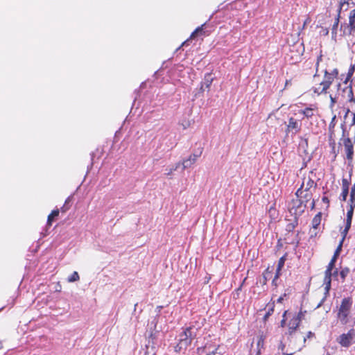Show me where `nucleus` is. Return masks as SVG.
I'll list each match as a JSON object with an SVG mask.
<instances>
[{
	"instance_id": "obj_62",
	"label": "nucleus",
	"mask_w": 355,
	"mask_h": 355,
	"mask_svg": "<svg viewBox=\"0 0 355 355\" xmlns=\"http://www.w3.org/2000/svg\"><path fill=\"white\" fill-rule=\"evenodd\" d=\"M293 353H291V354H284V355H293Z\"/></svg>"
},
{
	"instance_id": "obj_57",
	"label": "nucleus",
	"mask_w": 355,
	"mask_h": 355,
	"mask_svg": "<svg viewBox=\"0 0 355 355\" xmlns=\"http://www.w3.org/2000/svg\"><path fill=\"white\" fill-rule=\"evenodd\" d=\"M331 97V103H336V100L334 98H333L332 96H330Z\"/></svg>"
},
{
	"instance_id": "obj_61",
	"label": "nucleus",
	"mask_w": 355,
	"mask_h": 355,
	"mask_svg": "<svg viewBox=\"0 0 355 355\" xmlns=\"http://www.w3.org/2000/svg\"><path fill=\"white\" fill-rule=\"evenodd\" d=\"M343 76H344V75H343V74H341V76H340V79H341V80H343Z\"/></svg>"
},
{
	"instance_id": "obj_24",
	"label": "nucleus",
	"mask_w": 355,
	"mask_h": 355,
	"mask_svg": "<svg viewBox=\"0 0 355 355\" xmlns=\"http://www.w3.org/2000/svg\"><path fill=\"white\" fill-rule=\"evenodd\" d=\"M312 90L313 92V93L318 94V95H320V94H322L323 93H327V89H323V85H321V82L316 85L315 86H313L312 87Z\"/></svg>"
},
{
	"instance_id": "obj_4",
	"label": "nucleus",
	"mask_w": 355,
	"mask_h": 355,
	"mask_svg": "<svg viewBox=\"0 0 355 355\" xmlns=\"http://www.w3.org/2000/svg\"><path fill=\"white\" fill-rule=\"evenodd\" d=\"M352 305V300L351 297H345L343 299L338 309V318L343 324L347 322V318L350 313Z\"/></svg>"
},
{
	"instance_id": "obj_19",
	"label": "nucleus",
	"mask_w": 355,
	"mask_h": 355,
	"mask_svg": "<svg viewBox=\"0 0 355 355\" xmlns=\"http://www.w3.org/2000/svg\"><path fill=\"white\" fill-rule=\"evenodd\" d=\"M342 241H340L338 245L337 246V248L334 252V256L332 257L330 262L328 264V266H335L336 259L339 257L340 252L342 250Z\"/></svg>"
},
{
	"instance_id": "obj_16",
	"label": "nucleus",
	"mask_w": 355,
	"mask_h": 355,
	"mask_svg": "<svg viewBox=\"0 0 355 355\" xmlns=\"http://www.w3.org/2000/svg\"><path fill=\"white\" fill-rule=\"evenodd\" d=\"M334 78L329 75V72L325 70L324 71V80L321 82V85H323V89H329L331 83H333Z\"/></svg>"
},
{
	"instance_id": "obj_43",
	"label": "nucleus",
	"mask_w": 355,
	"mask_h": 355,
	"mask_svg": "<svg viewBox=\"0 0 355 355\" xmlns=\"http://www.w3.org/2000/svg\"><path fill=\"white\" fill-rule=\"evenodd\" d=\"M322 61V55H320L318 58H317V62H316V64H315V66H316V69L318 70V68L319 67V64L320 62Z\"/></svg>"
},
{
	"instance_id": "obj_8",
	"label": "nucleus",
	"mask_w": 355,
	"mask_h": 355,
	"mask_svg": "<svg viewBox=\"0 0 355 355\" xmlns=\"http://www.w3.org/2000/svg\"><path fill=\"white\" fill-rule=\"evenodd\" d=\"M306 207V205L300 200L299 198L297 199H293L291 201V211H293L295 217L297 218V216L302 215V214L304 213Z\"/></svg>"
},
{
	"instance_id": "obj_63",
	"label": "nucleus",
	"mask_w": 355,
	"mask_h": 355,
	"mask_svg": "<svg viewBox=\"0 0 355 355\" xmlns=\"http://www.w3.org/2000/svg\"><path fill=\"white\" fill-rule=\"evenodd\" d=\"M137 304H135V309H134V311H135V310H136V307H137Z\"/></svg>"
},
{
	"instance_id": "obj_23",
	"label": "nucleus",
	"mask_w": 355,
	"mask_h": 355,
	"mask_svg": "<svg viewBox=\"0 0 355 355\" xmlns=\"http://www.w3.org/2000/svg\"><path fill=\"white\" fill-rule=\"evenodd\" d=\"M354 71H355V65L351 64L348 69V72H347L345 79L343 80L344 84H347L348 82L351 80L352 76H353V74L354 73Z\"/></svg>"
},
{
	"instance_id": "obj_12",
	"label": "nucleus",
	"mask_w": 355,
	"mask_h": 355,
	"mask_svg": "<svg viewBox=\"0 0 355 355\" xmlns=\"http://www.w3.org/2000/svg\"><path fill=\"white\" fill-rule=\"evenodd\" d=\"M318 108L316 105H311L310 107H307L303 110H300L299 113L303 114L306 119H311L313 116L318 114Z\"/></svg>"
},
{
	"instance_id": "obj_41",
	"label": "nucleus",
	"mask_w": 355,
	"mask_h": 355,
	"mask_svg": "<svg viewBox=\"0 0 355 355\" xmlns=\"http://www.w3.org/2000/svg\"><path fill=\"white\" fill-rule=\"evenodd\" d=\"M285 259H286L285 256H283L282 257H281L279 260L277 266H283L284 265Z\"/></svg>"
},
{
	"instance_id": "obj_56",
	"label": "nucleus",
	"mask_w": 355,
	"mask_h": 355,
	"mask_svg": "<svg viewBox=\"0 0 355 355\" xmlns=\"http://www.w3.org/2000/svg\"><path fill=\"white\" fill-rule=\"evenodd\" d=\"M283 300V297H279L278 299H277V302H282Z\"/></svg>"
},
{
	"instance_id": "obj_45",
	"label": "nucleus",
	"mask_w": 355,
	"mask_h": 355,
	"mask_svg": "<svg viewBox=\"0 0 355 355\" xmlns=\"http://www.w3.org/2000/svg\"><path fill=\"white\" fill-rule=\"evenodd\" d=\"M179 166V163L176 164V166L174 168H171L169 171L166 173L167 175H171L174 171H175Z\"/></svg>"
},
{
	"instance_id": "obj_52",
	"label": "nucleus",
	"mask_w": 355,
	"mask_h": 355,
	"mask_svg": "<svg viewBox=\"0 0 355 355\" xmlns=\"http://www.w3.org/2000/svg\"><path fill=\"white\" fill-rule=\"evenodd\" d=\"M162 308H163V306H157V308H156V309H157V316H158L159 313L160 312V311H161V309H162Z\"/></svg>"
},
{
	"instance_id": "obj_49",
	"label": "nucleus",
	"mask_w": 355,
	"mask_h": 355,
	"mask_svg": "<svg viewBox=\"0 0 355 355\" xmlns=\"http://www.w3.org/2000/svg\"><path fill=\"white\" fill-rule=\"evenodd\" d=\"M61 289H62L61 286L59 284V283H58V284H57V286H56V287H55V291L56 292H60V291H61Z\"/></svg>"
},
{
	"instance_id": "obj_48",
	"label": "nucleus",
	"mask_w": 355,
	"mask_h": 355,
	"mask_svg": "<svg viewBox=\"0 0 355 355\" xmlns=\"http://www.w3.org/2000/svg\"><path fill=\"white\" fill-rule=\"evenodd\" d=\"M205 81H206V85H207V87H210V85H211L212 79H211V80H207V79H205Z\"/></svg>"
},
{
	"instance_id": "obj_28",
	"label": "nucleus",
	"mask_w": 355,
	"mask_h": 355,
	"mask_svg": "<svg viewBox=\"0 0 355 355\" xmlns=\"http://www.w3.org/2000/svg\"><path fill=\"white\" fill-rule=\"evenodd\" d=\"M350 185V181L346 178L342 179V190H347L349 191V187Z\"/></svg>"
},
{
	"instance_id": "obj_15",
	"label": "nucleus",
	"mask_w": 355,
	"mask_h": 355,
	"mask_svg": "<svg viewBox=\"0 0 355 355\" xmlns=\"http://www.w3.org/2000/svg\"><path fill=\"white\" fill-rule=\"evenodd\" d=\"M300 323V317H293L288 324V334L292 335L298 328Z\"/></svg>"
},
{
	"instance_id": "obj_47",
	"label": "nucleus",
	"mask_w": 355,
	"mask_h": 355,
	"mask_svg": "<svg viewBox=\"0 0 355 355\" xmlns=\"http://www.w3.org/2000/svg\"><path fill=\"white\" fill-rule=\"evenodd\" d=\"M311 209L313 210L315 209V200L312 199L311 200Z\"/></svg>"
},
{
	"instance_id": "obj_13",
	"label": "nucleus",
	"mask_w": 355,
	"mask_h": 355,
	"mask_svg": "<svg viewBox=\"0 0 355 355\" xmlns=\"http://www.w3.org/2000/svg\"><path fill=\"white\" fill-rule=\"evenodd\" d=\"M313 175V172L311 171L309 175L308 176H305L304 178H303V181H302V183L300 186V188H302V189H303V188L304 187V189L305 190H309L311 191V188H315L316 186H317V184L315 182V181L313 180V177L311 176Z\"/></svg>"
},
{
	"instance_id": "obj_53",
	"label": "nucleus",
	"mask_w": 355,
	"mask_h": 355,
	"mask_svg": "<svg viewBox=\"0 0 355 355\" xmlns=\"http://www.w3.org/2000/svg\"><path fill=\"white\" fill-rule=\"evenodd\" d=\"M351 193H354L355 194V183L353 184L352 189H351V191H350Z\"/></svg>"
},
{
	"instance_id": "obj_59",
	"label": "nucleus",
	"mask_w": 355,
	"mask_h": 355,
	"mask_svg": "<svg viewBox=\"0 0 355 355\" xmlns=\"http://www.w3.org/2000/svg\"><path fill=\"white\" fill-rule=\"evenodd\" d=\"M215 354V351H212L211 352H209L207 355H214Z\"/></svg>"
},
{
	"instance_id": "obj_51",
	"label": "nucleus",
	"mask_w": 355,
	"mask_h": 355,
	"mask_svg": "<svg viewBox=\"0 0 355 355\" xmlns=\"http://www.w3.org/2000/svg\"><path fill=\"white\" fill-rule=\"evenodd\" d=\"M304 315V313L302 311H300L299 313L295 316V317H300V320H302V317Z\"/></svg>"
},
{
	"instance_id": "obj_21",
	"label": "nucleus",
	"mask_w": 355,
	"mask_h": 355,
	"mask_svg": "<svg viewBox=\"0 0 355 355\" xmlns=\"http://www.w3.org/2000/svg\"><path fill=\"white\" fill-rule=\"evenodd\" d=\"M142 355H155V349L153 345H150V341L148 340V343L146 345V349H142L140 352Z\"/></svg>"
},
{
	"instance_id": "obj_29",
	"label": "nucleus",
	"mask_w": 355,
	"mask_h": 355,
	"mask_svg": "<svg viewBox=\"0 0 355 355\" xmlns=\"http://www.w3.org/2000/svg\"><path fill=\"white\" fill-rule=\"evenodd\" d=\"M320 232V229H314L311 227L309 230L310 239L315 238Z\"/></svg>"
},
{
	"instance_id": "obj_42",
	"label": "nucleus",
	"mask_w": 355,
	"mask_h": 355,
	"mask_svg": "<svg viewBox=\"0 0 355 355\" xmlns=\"http://www.w3.org/2000/svg\"><path fill=\"white\" fill-rule=\"evenodd\" d=\"M352 219L346 218L345 227L350 229L351 225H352Z\"/></svg>"
},
{
	"instance_id": "obj_64",
	"label": "nucleus",
	"mask_w": 355,
	"mask_h": 355,
	"mask_svg": "<svg viewBox=\"0 0 355 355\" xmlns=\"http://www.w3.org/2000/svg\"><path fill=\"white\" fill-rule=\"evenodd\" d=\"M340 87V83L338 84V87L339 88Z\"/></svg>"
},
{
	"instance_id": "obj_30",
	"label": "nucleus",
	"mask_w": 355,
	"mask_h": 355,
	"mask_svg": "<svg viewBox=\"0 0 355 355\" xmlns=\"http://www.w3.org/2000/svg\"><path fill=\"white\" fill-rule=\"evenodd\" d=\"M71 202L70 197L67 198L65 200L64 205L61 207L60 211L62 213H65L67 210L69 209V206L67 205Z\"/></svg>"
},
{
	"instance_id": "obj_38",
	"label": "nucleus",
	"mask_w": 355,
	"mask_h": 355,
	"mask_svg": "<svg viewBox=\"0 0 355 355\" xmlns=\"http://www.w3.org/2000/svg\"><path fill=\"white\" fill-rule=\"evenodd\" d=\"M281 269H282V268H280V267L277 268L275 275V277H274V278H273V279H272V284H275V285H276V284H275V281H276V280L279 278V275H280V270H281Z\"/></svg>"
},
{
	"instance_id": "obj_11",
	"label": "nucleus",
	"mask_w": 355,
	"mask_h": 355,
	"mask_svg": "<svg viewBox=\"0 0 355 355\" xmlns=\"http://www.w3.org/2000/svg\"><path fill=\"white\" fill-rule=\"evenodd\" d=\"M295 195L297 198H299L300 200L304 202L306 205L308 202L312 200L313 197V193L311 191L305 189L303 190L302 188H299L297 190Z\"/></svg>"
},
{
	"instance_id": "obj_46",
	"label": "nucleus",
	"mask_w": 355,
	"mask_h": 355,
	"mask_svg": "<svg viewBox=\"0 0 355 355\" xmlns=\"http://www.w3.org/2000/svg\"><path fill=\"white\" fill-rule=\"evenodd\" d=\"M269 269H270V268L267 267V269H266L265 275H264L266 278H268L269 277V275L271 273V271H269Z\"/></svg>"
},
{
	"instance_id": "obj_17",
	"label": "nucleus",
	"mask_w": 355,
	"mask_h": 355,
	"mask_svg": "<svg viewBox=\"0 0 355 355\" xmlns=\"http://www.w3.org/2000/svg\"><path fill=\"white\" fill-rule=\"evenodd\" d=\"M342 241H340L338 245L337 246V248L334 252V256L332 257L330 262L328 264V266H335L336 259L339 257L340 252L342 250Z\"/></svg>"
},
{
	"instance_id": "obj_25",
	"label": "nucleus",
	"mask_w": 355,
	"mask_h": 355,
	"mask_svg": "<svg viewBox=\"0 0 355 355\" xmlns=\"http://www.w3.org/2000/svg\"><path fill=\"white\" fill-rule=\"evenodd\" d=\"M266 307L268 308V311H267L266 313L265 314V315L263 316L264 320H266L268 318V317L273 313L274 307H275V302H273L272 303H268L266 305Z\"/></svg>"
},
{
	"instance_id": "obj_55",
	"label": "nucleus",
	"mask_w": 355,
	"mask_h": 355,
	"mask_svg": "<svg viewBox=\"0 0 355 355\" xmlns=\"http://www.w3.org/2000/svg\"><path fill=\"white\" fill-rule=\"evenodd\" d=\"M313 335V334L311 331H309L307 334V338H311Z\"/></svg>"
},
{
	"instance_id": "obj_3",
	"label": "nucleus",
	"mask_w": 355,
	"mask_h": 355,
	"mask_svg": "<svg viewBox=\"0 0 355 355\" xmlns=\"http://www.w3.org/2000/svg\"><path fill=\"white\" fill-rule=\"evenodd\" d=\"M338 270L337 268H327V270L325 271L324 278V297L318 304L317 308L320 307L323 304L327 295H329L331 288V277L336 278L338 277Z\"/></svg>"
},
{
	"instance_id": "obj_34",
	"label": "nucleus",
	"mask_w": 355,
	"mask_h": 355,
	"mask_svg": "<svg viewBox=\"0 0 355 355\" xmlns=\"http://www.w3.org/2000/svg\"><path fill=\"white\" fill-rule=\"evenodd\" d=\"M180 125L182 126L183 129H187L191 125V122L189 120H183Z\"/></svg>"
},
{
	"instance_id": "obj_32",
	"label": "nucleus",
	"mask_w": 355,
	"mask_h": 355,
	"mask_svg": "<svg viewBox=\"0 0 355 355\" xmlns=\"http://www.w3.org/2000/svg\"><path fill=\"white\" fill-rule=\"evenodd\" d=\"M348 193H349V191L342 190V193H340V199L342 201H346Z\"/></svg>"
},
{
	"instance_id": "obj_26",
	"label": "nucleus",
	"mask_w": 355,
	"mask_h": 355,
	"mask_svg": "<svg viewBox=\"0 0 355 355\" xmlns=\"http://www.w3.org/2000/svg\"><path fill=\"white\" fill-rule=\"evenodd\" d=\"M79 279V275L77 272H73L70 276L68 277L67 280L69 282H74Z\"/></svg>"
},
{
	"instance_id": "obj_2",
	"label": "nucleus",
	"mask_w": 355,
	"mask_h": 355,
	"mask_svg": "<svg viewBox=\"0 0 355 355\" xmlns=\"http://www.w3.org/2000/svg\"><path fill=\"white\" fill-rule=\"evenodd\" d=\"M298 225V219L297 217H295L294 220L288 223L286 226V233L284 234L283 238V241L286 244L293 245L295 249L299 246L300 244V239L298 238L299 232L295 234L293 238H291V236L294 234V230Z\"/></svg>"
},
{
	"instance_id": "obj_37",
	"label": "nucleus",
	"mask_w": 355,
	"mask_h": 355,
	"mask_svg": "<svg viewBox=\"0 0 355 355\" xmlns=\"http://www.w3.org/2000/svg\"><path fill=\"white\" fill-rule=\"evenodd\" d=\"M354 207H349L347 212V218L352 219L354 214Z\"/></svg>"
},
{
	"instance_id": "obj_7",
	"label": "nucleus",
	"mask_w": 355,
	"mask_h": 355,
	"mask_svg": "<svg viewBox=\"0 0 355 355\" xmlns=\"http://www.w3.org/2000/svg\"><path fill=\"white\" fill-rule=\"evenodd\" d=\"M354 337L355 329H352L347 334H341L336 340L342 347H349Z\"/></svg>"
},
{
	"instance_id": "obj_22",
	"label": "nucleus",
	"mask_w": 355,
	"mask_h": 355,
	"mask_svg": "<svg viewBox=\"0 0 355 355\" xmlns=\"http://www.w3.org/2000/svg\"><path fill=\"white\" fill-rule=\"evenodd\" d=\"M60 210L58 209H53L47 218V225L51 226L53 220L59 216Z\"/></svg>"
},
{
	"instance_id": "obj_27",
	"label": "nucleus",
	"mask_w": 355,
	"mask_h": 355,
	"mask_svg": "<svg viewBox=\"0 0 355 355\" xmlns=\"http://www.w3.org/2000/svg\"><path fill=\"white\" fill-rule=\"evenodd\" d=\"M349 91H348V99L349 102L355 103V97L354 95L352 87L351 85H349Z\"/></svg>"
},
{
	"instance_id": "obj_6",
	"label": "nucleus",
	"mask_w": 355,
	"mask_h": 355,
	"mask_svg": "<svg viewBox=\"0 0 355 355\" xmlns=\"http://www.w3.org/2000/svg\"><path fill=\"white\" fill-rule=\"evenodd\" d=\"M343 35H352L355 33V9L352 10L349 13V23L341 25Z\"/></svg>"
},
{
	"instance_id": "obj_50",
	"label": "nucleus",
	"mask_w": 355,
	"mask_h": 355,
	"mask_svg": "<svg viewBox=\"0 0 355 355\" xmlns=\"http://www.w3.org/2000/svg\"><path fill=\"white\" fill-rule=\"evenodd\" d=\"M310 22V18L309 17H307L306 19L304 21V24H303V28H304L305 26L306 25L307 23H309Z\"/></svg>"
},
{
	"instance_id": "obj_40",
	"label": "nucleus",
	"mask_w": 355,
	"mask_h": 355,
	"mask_svg": "<svg viewBox=\"0 0 355 355\" xmlns=\"http://www.w3.org/2000/svg\"><path fill=\"white\" fill-rule=\"evenodd\" d=\"M322 201L327 205V209H328L329 207V200L328 197L323 196L322 198Z\"/></svg>"
},
{
	"instance_id": "obj_54",
	"label": "nucleus",
	"mask_w": 355,
	"mask_h": 355,
	"mask_svg": "<svg viewBox=\"0 0 355 355\" xmlns=\"http://www.w3.org/2000/svg\"><path fill=\"white\" fill-rule=\"evenodd\" d=\"M285 345L284 344H281L279 346V349H281L282 351L284 349Z\"/></svg>"
},
{
	"instance_id": "obj_33",
	"label": "nucleus",
	"mask_w": 355,
	"mask_h": 355,
	"mask_svg": "<svg viewBox=\"0 0 355 355\" xmlns=\"http://www.w3.org/2000/svg\"><path fill=\"white\" fill-rule=\"evenodd\" d=\"M339 17H340V14H338V17L336 18L335 22L332 27V33L336 32L338 28V24H339Z\"/></svg>"
},
{
	"instance_id": "obj_44",
	"label": "nucleus",
	"mask_w": 355,
	"mask_h": 355,
	"mask_svg": "<svg viewBox=\"0 0 355 355\" xmlns=\"http://www.w3.org/2000/svg\"><path fill=\"white\" fill-rule=\"evenodd\" d=\"M292 85V80H286L284 85V89H286L288 86H291Z\"/></svg>"
},
{
	"instance_id": "obj_39",
	"label": "nucleus",
	"mask_w": 355,
	"mask_h": 355,
	"mask_svg": "<svg viewBox=\"0 0 355 355\" xmlns=\"http://www.w3.org/2000/svg\"><path fill=\"white\" fill-rule=\"evenodd\" d=\"M329 73L335 79L338 76V70L337 69H334L331 72H329Z\"/></svg>"
},
{
	"instance_id": "obj_36",
	"label": "nucleus",
	"mask_w": 355,
	"mask_h": 355,
	"mask_svg": "<svg viewBox=\"0 0 355 355\" xmlns=\"http://www.w3.org/2000/svg\"><path fill=\"white\" fill-rule=\"evenodd\" d=\"M348 273H349V268H345V269L342 270L340 272V277H341L343 280L345 279V277L347 275Z\"/></svg>"
},
{
	"instance_id": "obj_5",
	"label": "nucleus",
	"mask_w": 355,
	"mask_h": 355,
	"mask_svg": "<svg viewBox=\"0 0 355 355\" xmlns=\"http://www.w3.org/2000/svg\"><path fill=\"white\" fill-rule=\"evenodd\" d=\"M340 144L343 146L344 152L346 155V159L348 161V163L350 164L353 162L354 159V144L352 139L349 137H343L340 139Z\"/></svg>"
},
{
	"instance_id": "obj_31",
	"label": "nucleus",
	"mask_w": 355,
	"mask_h": 355,
	"mask_svg": "<svg viewBox=\"0 0 355 355\" xmlns=\"http://www.w3.org/2000/svg\"><path fill=\"white\" fill-rule=\"evenodd\" d=\"M349 207H354L355 208V194L350 193V197L349 200Z\"/></svg>"
},
{
	"instance_id": "obj_18",
	"label": "nucleus",
	"mask_w": 355,
	"mask_h": 355,
	"mask_svg": "<svg viewBox=\"0 0 355 355\" xmlns=\"http://www.w3.org/2000/svg\"><path fill=\"white\" fill-rule=\"evenodd\" d=\"M342 241H340L338 245L337 246V248L334 252V256L332 257L330 262L328 264V266H335L336 259L339 257L340 252L342 250Z\"/></svg>"
},
{
	"instance_id": "obj_58",
	"label": "nucleus",
	"mask_w": 355,
	"mask_h": 355,
	"mask_svg": "<svg viewBox=\"0 0 355 355\" xmlns=\"http://www.w3.org/2000/svg\"><path fill=\"white\" fill-rule=\"evenodd\" d=\"M285 321H286V320H285V319H283V320L281 321V325H282V327H283V326L284 325V324H285Z\"/></svg>"
},
{
	"instance_id": "obj_20",
	"label": "nucleus",
	"mask_w": 355,
	"mask_h": 355,
	"mask_svg": "<svg viewBox=\"0 0 355 355\" xmlns=\"http://www.w3.org/2000/svg\"><path fill=\"white\" fill-rule=\"evenodd\" d=\"M322 212H318L311 220V227L314 229H320V225L322 221Z\"/></svg>"
},
{
	"instance_id": "obj_9",
	"label": "nucleus",
	"mask_w": 355,
	"mask_h": 355,
	"mask_svg": "<svg viewBox=\"0 0 355 355\" xmlns=\"http://www.w3.org/2000/svg\"><path fill=\"white\" fill-rule=\"evenodd\" d=\"M301 130V123L295 118L290 117L286 128V133L296 134Z\"/></svg>"
},
{
	"instance_id": "obj_10",
	"label": "nucleus",
	"mask_w": 355,
	"mask_h": 355,
	"mask_svg": "<svg viewBox=\"0 0 355 355\" xmlns=\"http://www.w3.org/2000/svg\"><path fill=\"white\" fill-rule=\"evenodd\" d=\"M205 26V24L201 25L200 26H198L195 29V31L191 34L189 39H187L186 41H184L182 46H184L188 44V42L193 39L197 38L198 37H205L208 36L210 33L204 30V26Z\"/></svg>"
},
{
	"instance_id": "obj_14",
	"label": "nucleus",
	"mask_w": 355,
	"mask_h": 355,
	"mask_svg": "<svg viewBox=\"0 0 355 355\" xmlns=\"http://www.w3.org/2000/svg\"><path fill=\"white\" fill-rule=\"evenodd\" d=\"M202 151H200V154H192L191 155L189 158L185 159L182 161V168L185 169L187 168L190 167L191 165H193L197 160V159L200 156Z\"/></svg>"
},
{
	"instance_id": "obj_35",
	"label": "nucleus",
	"mask_w": 355,
	"mask_h": 355,
	"mask_svg": "<svg viewBox=\"0 0 355 355\" xmlns=\"http://www.w3.org/2000/svg\"><path fill=\"white\" fill-rule=\"evenodd\" d=\"M349 229L345 227V229L342 231L341 234H342V239L340 241H342V245L343 244V242L346 238V236L349 232Z\"/></svg>"
},
{
	"instance_id": "obj_1",
	"label": "nucleus",
	"mask_w": 355,
	"mask_h": 355,
	"mask_svg": "<svg viewBox=\"0 0 355 355\" xmlns=\"http://www.w3.org/2000/svg\"><path fill=\"white\" fill-rule=\"evenodd\" d=\"M202 322H195L191 323L179 335L178 343L175 347L177 352H184L187 347L191 344L199 334L202 327Z\"/></svg>"
},
{
	"instance_id": "obj_60",
	"label": "nucleus",
	"mask_w": 355,
	"mask_h": 355,
	"mask_svg": "<svg viewBox=\"0 0 355 355\" xmlns=\"http://www.w3.org/2000/svg\"><path fill=\"white\" fill-rule=\"evenodd\" d=\"M261 342L263 343V340L261 338H260L259 340L258 341V345H260Z\"/></svg>"
}]
</instances>
